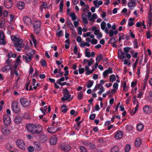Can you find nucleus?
I'll list each match as a JSON object with an SVG mask.
<instances>
[{"instance_id": "nucleus-1", "label": "nucleus", "mask_w": 152, "mask_h": 152, "mask_svg": "<svg viewBox=\"0 0 152 152\" xmlns=\"http://www.w3.org/2000/svg\"><path fill=\"white\" fill-rule=\"evenodd\" d=\"M107 27H106V23L104 21H102L101 23V28L105 33L109 34V36L110 37H112L114 35H116L118 34V31L115 30L116 28L115 24H114L112 26L110 23H107Z\"/></svg>"}, {"instance_id": "nucleus-2", "label": "nucleus", "mask_w": 152, "mask_h": 152, "mask_svg": "<svg viewBox=\"0 0 152 152\" xmlns=\"http://www.w3.org/2000/svg\"><path fill=\"white\" fill-rule=\"evenodd\" d=\"M26 126L28 132L34 134L39 133L42 129L41 126L36 124H27Z\"/></svg>"}, {"instance_id": "nucleus-3", "label": "nucleus", "mask_w": 152, "mask_h": 152, "mask_svg": "<svg viewBox=\"0 0 152 152\" xmlns=\"http://www.w3.org/2000/svg\"><path fill=\"white\" fill-rule=\"evenodd\" d=\"M11 38L13 41L14 46L16 47H22L24 46V45L22 44L23 40L20 39L14 35L11 36Z\"/></svg>"}, {"instance_id": "nucleus-4", "label": "nucleus", "mask_w": 152, "mask_h": 152, "mask_svg": "<svg viewBox=\"0 0 152 152\" xmlns=\"http://www.w3.org/2000/svg\"><path fill=\"white\" fill-rule=\"evenodd\" d=\"M63 96L61 98V100L63 101H69L72 99V97L71 96V95L69 94L68 91L66 89H65L63 92Z\"/></svg>"}, {"instance_id": "nucleus-5", "label": "nucleus", "mask_w": 152, "mask_h": 152, "mask_svg": "<svg viewBox=\"0 0 152 152\" xmlns=\"http://www.w3.org/2000/svg\"><path fill=\"white\" fill-rule=\"evenodd\" d=\"M36 80L33 78L32 79V82L31 83L28 82L26 85V89L30 91H33L34 89H36V86H35V83Z\"/></svg>"}, {"instance_id": "nucleus-6", "label": "nucleus", "mask_w": 152, "mask_h": 152, "mask_svg": "<svg viewBox=\"0 0 152 152\" xmlns=\"http://www.w3.org/2000/svg\"><path fill=\"white\" fill-rule=\"evenodd\" d=\"M91 14L90 12H88L87 16L88 20L91 22L90 23V24L92 25L95 22V19L97 18V16L96 13H94L92 15Z\"/></svg>"}, {"instance_id": "nucleus-7", "label": "nucleus", "mask_w": 152, "mask_h": 152, "mask_svg": "<svg viewBox=\"0 0 152 152\" xmlns=\"http://www.w3.org/2000/svg\"><path fill=\"white\" fill-rule=\"evenodd\" d=\"M60 148L62 151L68 152L71 149V146L68 144L65 143H62L60 145Z\"/></svg>"}, {"instance_id": "nucleus-8", "label": "nucleus", "mask_w": 152, "mask_h": 152, "mask_svg": "<svg viewBox=\"0 0 152 152\" xmlns=\"http://www.w3.org/2000/svg\"><path fill=\"white\" fill-rule=\"evenodd\" d=\"M20 101L22 105L25 107H28L30 104L29 101L26 98H21Z\"/></svg>"}, {"instance_id": "nucleus-9", "label": "nucleus", "mask_w": 152, "mask_h": 152, "mask_svg": "<svg viewBox=\"0 0 152 152\" xmlns=\"http://www.w3.org/2000/svg\"><path fill=\"white\" fill-rule=\"evenodd\" d=\"M16 144L19 148L22 150H24L25 148V143L21 140H16Z\"/></svg>"}, {"instance_id": "nucleus-10", "label": "nucleus", "mask_w": 152, "mask_h": 152, "mask_svg": "<svg viewBox=\"0 0 152 152\" xmlns=\"http://www.w3.org/2000/svg\"><path fill=\"white\" fill-rule=\"evenodd\" d=\"M143 113L147 115L150 114L152 112V108L148 105L145 106L143 108Z\"/></svg>"}, {"instance_id": "nucleus-11", "label": "nucleus", "mask_w": 152, "mask_h": 152, "mask_svg": "<svg viewBox=\"0 0 152 152\" xmlns=\"http://www.w3.org/2000/svg\"><path fill=\"white\" fill-rule=\"evenodd\" d=\"M3 119L4 123L6 125L8 126L11 123V120L9 115L7 114L4 115L3 116Z\"/></svg>"}, {"instance_id": "nucleus-12", "label": "nucleus", "mask_w": 152, "mask_h": 152, "mask_svg": "<svg viewBox=\"0 0 152 152\" xmlns=\"http://www.w3.org/2000/svg\"><path fill=\"white\" fill-rule=\"evenodd\" d=\"M22 58L25 61L26 63H28L30 62L33 58V56L28 54H26L22 56Z\"/></svg>"}, {"instance_id": "nucleus-13", "label": "nucleus", "mask_w": 152, "mask_h": 152, "mask_svg": "<svg viewBox=\"0 0 152 152\" xmlns=\"http://www.w3.org/2000/svg\"><path fill=\"white\" fill-rule=\"evenodd\" d=\"M130 1L128 2L127 6L131 10H133L136 5L137 3L135 0H130Z\"/></svg>"}, {"instance_id": "nucleus-14", "label": "nucleus", "mask_w": 152, "mask_h": 152, "mask_svg": "<svg viewBox=\"0 0 152 152\" xmlns=\"http://www.w3.org/2000/svg\"><path fill=\"white\" fill-rule=\"evenodd\" d=\"M23 21L24 23L27 25H30L32 23L31 18L27 16L23 17Z\"/></svg>"}, {"instance_id": "nucleus-15", "label": "nucleus", "mask_w": 152, "mask_h": 152, "mask_svg": "<svg viewBox=\"0 0 152 152\" xmlns=\"http://www.w3.org/2000/svg\"><path fill=\"white\" fill-rule=\"evenodd\" d=\"M12 107L13 111L15 113H18L19 111V109L17 104L16 102L12 103Z\"/></svg>"}, {"instance_id": "nucleus-16", "label": "nucleus", "mask_w": 152, "mask_h": 152, "mask_svg": "<svg viewBox=\"0 0 152 152\" xmlns=\"http://www.w3.org/2000/svg\"><path fill=\"white\" fill-rule=\"evenodd\" d=\"M92 69L91 70L89 69V67L88 66H85V69L86 71V74L87 75H89L92 74L95 70V69L94 67H92Z\"/></svg>"}, {"instance_id": "nucleus-17", "label": "nucleus", "mask_w": 152, "mask_h": 152, "mask_svg": "<svg viewBox=\"0 0 152 152\" xmlns=\"http://www.w3.org/2000/svg\"><path fill=\"white\" fill-rule=\"evenodd\" d=\"M123 134V133L122 131H118L115 134L114 138L116 140L120 139L122 137Z\"/></svg>"}, {"instance_id": "nucleus-18", "label": "nucleus", "mask_w": 152, "mask_h": 152, "mask_svg": "<svg viewBox=\"0 0 152 152\" xmlns=\"http://www.w3.org/2000/svg\"><path fill=\"white\" fill-rule=\"evenodd\" d=\"M87 16L84 13L82 14L81 15L82 21L84 26L85 27L86 26L88 22L87 18Z\"/></svg>"}, {"instance_id": "nucleus-19", "label": "nucleus", "mask_w": 152, "mask_h": 152, "mask_svg": "<svg viewBox=\"0 0 152 152\" xmlns=\"http://www.w3.org/2000/svg\"><path fill=\"white\" fill-rule=\"evenodd\" d=\"M47 3L45 2H43L39 6V9L40 12L42 14L43 11L44 9H46L48 8Z\"/></svg>"}, {"instance_id": "nucleus-20", "label": "nucleus", "mask_w": 152, "mask_h": 152, "mask_svg": "<svg viewBox=\"0 0 152 152\" xmlns=\"http://www.w3.org/2000/svg\"><path fill=\"white\" fill-rule=\"evenodd\" d=\"M113 73V71L112 68L109 67L108 69L105 70L103 73V75L104 77H106L109 74H111Z\"/></svg>"}, {"instance_id": "nucleus-21", "label": "nucleus", "mask_w": 152, "mask_h": 152, "mask_svg": "<svg viewBox=\"0 0 152 152\" xmlns=\"http://www.w3.org/2000/svg\"><path fill=\"white\" fill-rule=\"evenodd\" d=\"M118 84L116 82H115L113 85V89L111 90V92L113 94H115L116 91L118 90Z\"/></svg>"}, {"instance_id": "nucleus-22", "label": "nucleus", "mask_w": 152, "mask_h": 152, "mask_svg": "<svg viewBox=\"0 0 152 152\" xmlns=\"http://www.w3.org/2000/svg\"><path fill=\"white\" fill-rule=\"evenodd\" d=\"M16 6L19 10H22L25 7V4L23 1H19L17 3Z\"/></svg>"}, {"instance_id": "nucleus-23", "label": "nucleus", "mask_w": 152, "mask_h": 152, "mask_svg": "<svg viewBox=\"0 0 152 152\" xmlns=\"http://www.w3.org/2000/svg\"><path fill=\"white\" fill-rule=\"evenodd\" d=\"M94 61L92 58H90L89 59H85L83 60L84 64H87L88 66H91L94 62Z\"/></svg>"}, {"instance_id": "nucleus-24", "label": "nucleus", "mask_w": 152, "mask_h": 152, "mask_svg": "<svg viewBox=\"0 0 152 152\" xmlns=\"http://www.w3.org/2000/svg\"><path fill=\"white\" fill-rule=\"evenodd\" d=\"M94 34L96 36V38L98 39H99L102 37V34L100 32L99 28H98L94 31Z\"/></svg>"}, {"instance_id": "nucleus-25", "label": "nucleus", "mask_w": 152, "mask_h": 152, "mask_svg": "<svg viewBox=\"0 0 152 152\" xmlns=\"http://www.w3.org/2000/svg\"><path fill=\"white\" fill-rule=\"evenodd\" d=\"M4 5L6 8H10L12 5V2L9 0H4Z\"/></svg>"}, {"instance_id": "nucleus-26", "label": "nucleus", "mask_w": 152, "mask_h": 152, "mask_svg": "<svg viewBox=\"0 0 152 152\" xmlns=\"http://www.w3.org/2000/svg\"><path fill=\"white\" fill-rule=\"evenodd\" d=\"M58 130L56 127H50L48 128V132L51 133H55Z\"/></svg>"}, {"instance_id": "nucleus-27", "label": "nucleus", "mask_w": 152, "mask_h": 152, "mask_svg": "<svg viewBox=\"0 0 152 152\" xmlns=\"http://www.w3.org/2000/svg\"><path fill=\"white\" fill-rule=\"evenodd\" d=\"M57 142V139L55 136H53L51 137L50 140V143L52 145L56 144Z\"/></svg>"}, {"instance_id": "nucleus-28", "label": "nucleus", "mask_w": 152, "mask_h": 152, "mask_svg": "<svg viewBox=\"0 0 152 152\" xmlns=\"http://www.w3.org/2000/svg\"><path fill=\"white\" fill-rule=\"evenodd\" d=\"M122 60L126 58H127L128 59H130L131 58V55L129 53H124L123 52L122 53Z\"/></svg>"}, {"instance_id": "nucleus-29", "label": "nucleus", "mask_w": 152, "mask_h": 152, "mask_svg": "<svg viewBox=\"0 0 152 152\" xmlns=\"http://www.w3.org/2000/svg\"><path fill=\"white\" fill-rule=\"evenodd\" d=\"M39 139L41 142L44 143L47 141V137L46 135L44 134H42L40 136Z\"/></svg>"}, {"instance_id": "nucleus-30", "label": "nucleus", "mask_w": 152, "mask_h": 152, "mask_svg": "<svg viewBox=\"0 0 152 152\" xmlns=\"http://www.w3.org/2000/svg\"><path fill=\"white\" fill-rule=\"evenodd\" d=\"M129 39V36L124 34H123L122 36H120L119 37V41L122 39H126L128 40Z\"/></svg>"}, {"instance_id": "nucleus-31", "label": "nucleus", "mask_w": 152, "mask_h": 152, "mask_svg": "<svg viewBox=\"0 0 152 152\" xmlns=\"http://www.w3.org/2000/svg\"><path fill=\"white\" fill-rule=\"evenodd\" d=\"M137 129L139 131H142L144 128V125L141 123H138L136 125Z\"/></svg>"}, {"instance_id": "nucleus-32", "label": "nucleus", "mask_w": 152, "mask_h": 152, "mask_svg": "<svg viewBox=\"0 0 152 152\" xmlns=\"http://www.w3.org/2000/svg\"><path fill=\"white\" fill-rule=\"evenodd\" d=\"M135 20L134 18H130L128 20V23L127 25L128 27L132 26L134 24V21Z\"/></svg>"}, {"instance_id": "nucleus-33", "label": "nucleus", "mask_w": 152, "mask_h": 152, "mask_svg": "<svg viewBox=\"0 0 152 152\" xmlns=\"http://www.w3.org/2000/svg\"><path fill=\"white\" fill-rule=\"evenodd\" d=\"M93 4L96 8H98L99 5H101L103 4V2L101 1H98L96 0H95L93 1Z\"/></svg>"}, {"instance_id": "nucleus-34", "label": "nucleus", "mask_w": 152, "mask_h": 152, "mask_svg": "<svg viewBox=\"0 0 152 152\" xmlns=\"http://www.w3.org/2000/svg\"><path fill=\"white\" fill-rule=\"evenodd\" d=\"M73 51L75 55H77V58H80L81 56L80 53L78 52V48L76 46H75L73 49Z\"/></svg>"}, {"instance_id": "nucleus-35", "label": "nucleus", "mask_w": 152, "mask_h": 152, "mask_svg": "<svg viewBox=\"0 0 152 152\" xmlns=\"http://www.w3.org/2000/svg\"><path fill=\"white\" fill-rule=\"evenodd\" d=\"M21 121L22 118L20 116H17L14 119V121L17 124L20 123H21Z\"/></svg>"}, {"instance_id": "nucleus-36", "label": "nucleus", "mask_w": 152, "mask_h": 152, "mask_svg": "<svg viewBox=\"0 0 152 152\" xmlns=\"http://www.w3.org/2000/svg\"><path fill=\"white\" fill-rule=\"evenodd\" d=\"M68 108L65 104H62L61 108V111L64 113H65L67 111Z\"/></svg>"}, {"instance_id": "nucleus-37", "label": "nucleus", "mask_w": 152, "mask_h": 152, "mask_svg": "<svg viewBox=\"0 0 152 152\" xmlns=\"http://www.w3.org/2000/svg\"><path fill=\"white\" fill-rule=\"evenodd\" d=\"M141 141L140 139L139 138H137L135 142V145L136 147H138L140 146L141 145Z\"/></svg>"}, {"instance_id": "nucleus-38", "label": "nucleus", "mask_w": 152, "mask_h": 152, "mask_svg": "<svg viewBox=\"0 0 152 152\" xmlns=\"http://www.w3.org/2000/svg\"><path fill=\"white\" fill-rule=\"evenodd\" d=\"M11 69V66L10 65H7L6 66L3 67L1 70L2 71L4 72H5L7 71H9Z\"/></svg>"}, {"instance_id": "nucleus-39", "label": "nucleus", "mask_w": 152, "mask_h": 152, "mask_svg": "<svg viewBox=\"0 0 152 152\" xmlns=\"http://www.w3.org/2000/svg\"><path fill=\"white\" fill-rule=\"evenodd\" d=\"M31 39L32 40L33 42L34 45V46L36 47L37 46V40L35 38L32 34L30 35Z\"/></svg>"}, {"instance_id": "nucleus-40", "label": "nucleus", "mask_w": 152, "mask_h": 152, "mask_svg": "<svg viewBox=\"0 0 152 152\" xmlns=\"http://www.w3.org/2000/svg\"><path fill=\"white\" fill-rule=\"evenodd\" d=\"M116 78L115 76L114 75L112 74L110 75L109 77L110 81L113 82L115 81Z\"/></svg>"}, {"instance_id": "nucleus-41", "label": "nucleus", "mask_w": 152, "mask_h": 152, "mask_svg": "<svg viewBox=\"0 0 152 152\" xmlns=\"http://www.w3.org/2000/svg\"><path fill=\"white\" fill-rule=\"evenodd\" d=\"M64 77H62L58 79L57 80L58 83L61 86L64 85L65 84V83L64 82L63 83H61V82H63L64 80Z\"/></svg>"}, {"instance_id": "nucleus-42", "label": "nucleus", "mask_w": 152, "mask_h": 152, "mask_svg": "<svg viewBox=\"0 0 152 152\" xmlns=\"http://www.w3.org/2000/svg\"><path fill=\"white\" fill-rule=\"evenodd\" d=\"M80 45L83 48L85 46L89 47L90 45L87 42H84L83 41L80 43Z\"/></svg>"}, {"instance_id": "nucleus-43", "label": "nucleus", "mask_w": 152, "mask_h": 152, "mask_svg": "<svg viewBox=\"0 0 152 152\" xmlns=\"http://www.w3.org/2000/svg\"><path fill=\"white\" fill-rule=\"evenodd\" d=\"M94 83L93 80H89L87 83V87L88 88H89L91 87Z\"/></svg>"}, {"instance_id": "nucleus-44", "label": "nucleus", "mask_w": 152, "mask_h": 152, "mask_svg": "<svg viewBox=\"0 0 152 152\" xmlns=\"http://www.w3.org/2000/svg\"><path fill=\"white\" fill-rule=\"evenodd\" d=\"M69 16L71 18L72 20L73 21L75 20L76 19L77 16L74 12L70 13L69 14Z\"/></svg>"}, {"instance_id": "nucleus-45", "label": "nucleus", "mask_w": 152, "mask_h": 152, "mask_svg": "<svg viewBox=\"0 0 152 152\" xmlns=\"http://www.w3.org/2000/svg\"><path fill=\"white\" fill-rule=\"evenodd\" d=\"M41 22L39 20L35 21L34 23V27H40L41 25Z\"/></svg>"}, {"instance_id": "nucleus-46", "label": "nucleus", "mask_w": 152, "mask_h": 152, "mask_svg": "<svg viewBox=\"0 0 152 152\" xmlns=\"http://www.w3.org/2000/svg\"><path fill=\"white\" fill-rule=\"evenodd\" d=\"M63 7V0H61L59 5V11L60 12H62Z\"/></svg>"}, {"instance_id": "nucleus-47", "label": "nucleus", "mask_w": 152, "mask_h": 152, "mask_svg": "<svg viewBox=\"0 0 152 152\" xmlns=\"http://www.w3.org/2000/svg\"><path fill=\"white\" fill-rule=\"evenodd\" d=\"M131 149L130 145L129 144H127L125 146L124 151L126 152H129L131 150Z\"/></svg>"}, {"instance_id": "nucleus-48", "label": "nucleus", "mask_w": 152, "mask_h": 152, "mask_svg": "<svg viewBox=\"0 0 152 152\" xmlns=\"http://www.w3.org/2000/svg\"><path fill=\"white\" fill-rule=\"evenodd\" d=\"M5 20L4 18H0V27L2 28L4 26Z\"/></svg>"}, {"instance_id": "nucleus-49", "label": "nucleus", "mask_w": 152, "mask_h": 152, "mask_svg": "<svg viewBox=\"0 0 152 152\" xmlns=\"http://www.w3.org/2000/svg\"><path fill=\"white\" fill-rule=\"evenodd\" d=\"M77 94V97L78 99L79 100L82 99H83V93L81 91H80L78 92Z\"/></svg>"}, {"instance_id": "nucleus-50", "label": "nucleus", "mask_w": 152, "mask_h": 152, "mask_svg": "<svg viewBox=\"0 0 152 152\" xmlns=\"http://www.w3.org/2000/svg\"><path fill=\"white\" fill-rule=\"evenodd\" d=\"M63 34V32L62 30L59 31H57L56 32V35L58 37L62 36Z\"/></svg>"}, {"instance_id": "nucleus-51", "label": "nucleus", "mask_w": 152, "mask_h": 152, "mask_svg": "<svg viewBox=\"0 0 152 152\" xmlns=\"http://www.w3.org/2000/svg\"><path fill=\"white\" fill-rule=\"evenodd\" d=\"M67 25L71 30L72 31L75 30L73 25L71 22L69 21L67 23Z\"/></svg>"}, {"instance_id": "nucleus-52", "label": "nucleus", "mask_w": 152, "mask_h": 152, "mask_svg": "<svg viewBox=\"0 0 152 152\" xmlns=\"http://www.w3.org/2000/svg\"><path fill=\"white\" fill-rule=\"evenodd\" d=\"M1 131L2 132L5 134H7L9 133V131L7 127H4L2 129Z\"/></svg>"}, {"instance_id": "nucleus-53", "label": "nucleus", "mask_w": 152, "mask_h": 152, "mask_svg": "<svg viewBox=\"0 0 152 152\" xmlns=\"http://www.w3.org/2000/svg\"><path fill=\"white\" fill-rule=\"evenodd\" d=\"M103 57V55L101 54H99L96 58V62H99L102 58Z\"/></svg>"}, {"instance_id": "nucleus-54", "label": "nucleus", "mask_w": 152, "mask_h": 152, "mask_svg": "<svg viewBox=\"0 0 152 152\" xmlns=\"http://www.w3.org/2000/svg\"><path fill=\"white\" fill-rule=\"evenodd\" d=\"M34 145L37 149L39 150L41 149V147L39 143L38 142H34Z\"/></svg>"}, {"instance_id": "nucleus-55", "label": "nucleus", "mask_w": 152, "mask_h": 152, "mask_svg": "<svg viewBox=\"0 0 152 152\" xmlns=\"http://www.w3.org/2000/svg\"><path fill=\"white\" fill-rule=\"evenodd\" d=\"M98 88L100 90V91L98 92V94L100 95L104 91V89L102 86H101L99 88Z\"/></svg>"}, {"instance_id": "nucleus-56", "label": "nucleus", "mask_w": 152, "mask_h": 152, "mask_svg": "<svg viewBox=\"0 0 152 152\" xmlns=\"http://www.w3.org/2000/svg\"><path fill=\"white\" fill-rule=\"evenodd\" d=\"M65 47L66 49H67L69 48V39H66L65 42Z\"/></svg>"}, {"instance_id": "nucleus-57", "label": "nucleus", "mask_w": 152, "mask_h": 152, "mask_svg": "<svg viewBox=\"0 0 152 152\" xmlns=\"http://www.w3.org/2000/svg\"><path fill=\"white\" fill-rule=\"evenodd\" d=\"M112 152H120L119 151L118 148L117 146L113 147L111 149Z\"/></svg>"}, {"instance_id": "nucleus-58", "label": "nucleus", "mask_w": 152, "mask_h": 152, "mask_svg": "<svg viewBox=\"0 0 152 152\" xmlns=\"http://www.w3.org/2000/svg\"><path fill=\"white\" fill-rule=\"evenodd\" d=\"M123 61H124V64L125 65H128L129 66L131 64V63L130 61L124 59L123 60H122Z\"/></svg>"}, {"instance_id": "nucleus-59", "label": "nucleus", "mask_w": 152, "mask_h": 152, "mask_svg": "<svg viewBox=\"0 0 152 152\" xmlns=\"http://www.w3.org/2000/svg\"><path fill=\"white\" fill-rule=\"evenodd\" d=\"M123 90L124 91H127L128 90V87L126 86V83L124 82L123 86Z\"/></svg>"}, {"instance_id": "nucleus-60", "label": "nucleus", "mask_w": 152, "mask_h": 152, "mask_svg": "<svg viewBox=\"0 0 152 152\" xmlns=\"http://www.w3.org/2000/svg\"><path fill=\"white\" fill-rule=\"evenodd\" d=\"M133 46L134 48H137L138 47V44L136 39H135L134 42Z\"/></svg>"}, {"instance_id": "nucleus-61", "label": "nucleus", "mask_w": 152, "mask_h": 152, "mask_svg": "<svg viewBox=\"0 0 152 152\" xmlns=\"http://www.w3.org/2000/svg\"><path fill=\"white\" fill-rule=\"evenodd\" d=\"M34 31L36 34H38L40 31V27H34Z\"/></svg>"}, {"instance_id": "nucleus-62", "label": "nucleus", "mask_w": 152, "mask_h": 152, "mask_svg": "<svg viewBox=\"0 0 152 152\" xmlns=\"http://www.w3.org/2000/svg\"><path fill=\"white\" fill-rule=\"evenodd\" d=\"M23 117L24 118L28 119L30 117V115L27 113H25L23 114Z\"/></svg>"}, {"instance_id": "nucleus-63", "label": "nucleus", "mask_w": 152, "mask_h": 152, "mask_svg": "<svg viewBox=\"0 0 152 152\" xmlns=\"http://www.w3.org/2000/svg\"><path fill=\"white\" fill-rule=\"evenodd\" d=\"M148 21H152V14L151 13H148Z\"/></svg>"}, {"instance_id": "nucleus-64", "label": "nucleus", "mask_w": 152, "mask_h": 152, "mask_svg": "<svg viewBox=\"0 0 152 152\" xmlns=\"http://www.w3.org/2000/svg\"><path fill=\"white\" fill-rule=\"evenodd\" d=\"M80 149L81 152H87L86 148L83 146H80Z\"/></svg>"}]
</instances>
